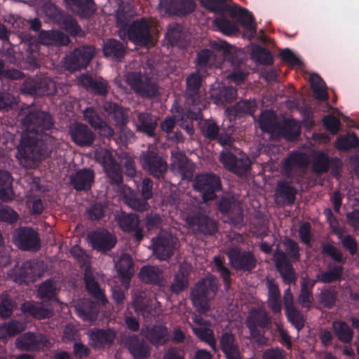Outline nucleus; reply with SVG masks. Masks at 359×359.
<instances>
[{"label":"nucleus","mask_w":359,"mask_h":359,"mask_svg":"<svg viewBox=\"0 0 359 359\" xmlns=\"http://www.w3.org/2000/svg\"><path fill=\"white\" fill-rule=\"evenodd\" d=\"M25 114L22 124L26 133L18 147L17 157L26 168H35L52 152L54 122L48 112L28 107L21 111Z\"/></svg>","instance_id":"obj_1"},{"label":"nucleus","mask_w":359,"mask_h":359,"mask_svg":"<svg viewBox=\"0 0 359 359\" xmlns=\"http://www.w3.org/2000/svg\"><path fill=\"white\" fill-rule=\"evenodd\" d=\"M308 165L307 156L299 151H292L283 159L282 174L285 179L278 181L275 194L284 204L292 205L294 203L297 189L292 184H302Z\"/></svg>","instance_id":"obj_2"},{"label":"nucleus","mask_w":359,"mask_h":359,"mask_svg":"<svg viewBox=\"0 0 359 359\" xmlns=\"http://www.w3.org/2000/svg\"><path fill=\"white\" fill-rule=\"evenodd\" d=\"M203 76L199 71L191 73L186 78L185 99L187 108L183 109L174 104L171 111L180 121L187 119L202 120V111L206 107L207 102L201 92Z\"/></svg>","instance_id":"obj_3"},{"label":"nucleus","mask_w":359,"mask_h":359,"mask_svg":"<svg viewBox=\"0 0 359 359\" xmlns=\"http://www.w3.org/2000/svg\"><path fill=\"white\" fill-rule=\"evenodd\" d=\"M259 126L263 132L270 134L273 139L283 137L287 141H294L301 133L300 126L296 120L287 118L282 123H279L264 113L260 116Z\"/></svg>","instance_id":"obj_4"},{"label":"nucleus","mask_w":359,"mask_h":359,"mask_svg":"<svg viewBox=\"0 0 359 359\" xmlns=\"http://www.w3.org/2000/svg\"><path fill=\"white\" fill-rule=\"evenodd\" d=\"M202 5L208 11L217 14L229 11L233 18H237L240 24L250 32L252 37L257 33V23L253 14L241 6L231 8L226 5V0H201Z\"/></svg>","instance_id":"obj_5"},{"label":"nucleus","mask_w":359,"mask_h":359,"mask_svg":"<svg viewBox=\"0 0 359 359\" xmlns=\"http://www.w3.org/2000/svg\"><path fill=\"white\" fill-rule=\"evenodd\" d=\"M217 290V279L212 275L200 279L194 285L190 299L197 311L204 314L210 311V301L215 297Z\"/></svg>","instance_id":"obj_6"},{"label":"nucleus","mask_w":359,"mask_h":359,"mask_svg":"<svg viewBox=\"0 0 359 359\" xmlns=\"http://www.w3.org/2000/svg\"><path fill=\"white\" fill-rule=\"evenodd\" d=\"M126 80L135 93L141 97L152 99L160 94L157 81L145 73L129 72Z\"/></svg>","instance_id":"obj_7"},{"label":"nucleus","mask_w":359,"mask_h":359,"mask_svg":"<svg viewBox=\"0 0 359 359\" xmlns=\"http://www.w3.org/2000/svg\"><path fill=\"white\" fill-rule=\"evenodd\" d=\"M193 187L201 194L202 200L207 203L216 199L217 193L222 189V184L219 175L212 172H205L195 177Z\"/></svg>","instance_id":"obj_8"},{"label":"nucleus","mask_w":359,"mask_h":359,"mask_svg":"<svg viewBox=\"0 0 359 359\" xmlns=\"http://www.w3.org/2000/svg\"><path fill=\"white\" fill-rule=\"evenodd\" d=\"M143 170L157 180H162L168 172L166 161L156 150L143 151L140 156Z\"/></svg>","instance_id":"obj_9"},{"label":"nucleus","mask_w":359,"mask_h":359,"mask_svg":"<svg viewBox=\"0 0 359 359\" xmlns=\"http://www.w3.org/2000/svg\"><path fill=\"white\" fill-rule=\"evenodd\" d=\"M95 54L93 46H81L66 55L64 65L69 72L79 71L87 67Z\"/></svg>","instance_id":"obj_10"},{"label":"nucleus","mask_w":359,"mask_h":359,"mask_svg":"<svg viewBox=\"0 0 359 359\" xmlns=\"http://www.w3.org/2000/svg\"><path fill=\"white\" fill-rule=\"evenodd\" d=\"M218 211L227 217V219L234 227L241 226L243 222L244 215L243 208L235 198L231 195H224L216 203Z\"/></svg>","instance_id":"obj_11"},{"label":"nucleus","mask_w":359,"mask_h":359,"mask_svg":"<svg viewBox=\"0 0 359 359\" xmlns=\"http://www.w3.org/2000/svg\"><path fill=\"white\" fill-rule=\"evenodd\" d=\"M95 158L103 167L111 184L119 185L122 184L123 175L121 166L109 150L102 148L96 150Z\"/></svg>","instance_id":"obj_12"},{"label":"nucleus","mask_w":359,"mask_h":359,"mask_svg":"<svg viewBox=\"0 0 359 359\" xmlns=\"http://www.w3.org/2000/svg\"><path fill=\"white\" fill-rule=\"evenodd\" d=\"M20 91L35 96H50L55 94L57 88L55 81L49 78H28L20 86Z\"/></svg>","instance_id":"obj_13"},{"label":"nucleus","mask_w":359,"mask_h":359,"mask_svg":"<svg viewBox=\"0 0 359 359\" xmlns=\"http://www.w3.org/2000/svg\"><path fill=\"white\" fill-rule=\"evenodd\" d=\"M271 324V318L264 308L252 307L246 317L245 325L250 336L258 338L261 336V330L268 328Z\"/></svg>","instance_id":"obj_14"},{"label":"nucleus","mask_w":359,"mask_h":359,"mask_svg":"<svg viewBox=\"0 0 359 359\" xmlns=\"http://www.w3.org/2000/svg\"><path fill=\"white\" fill-rule=\"evenodd\" d=\"M239 156L231 151H222L219 156V161L223 166L237 176H245L250 170L251 161L248 156L239 152Z\"/></svg>","instance_id":"obj_15"},{"label":"nucleus","mask_w":359,"mask_h":359,"mask_svg":"<svg viewBox=\"0 0 359 359\" xmlns=\"http://www.w3.org/2000/svg\"><path fill=\"white\" fill-rule=\"evenodd\" d=\"M186 222L194 232L205 236H212L218 231L217 221L200 210L187 216Z\"/></svg>","instance_id":"obj_16"},{"label":"nucleus","mask_w":359,"mask_h":359,"mask_svg":"<svg viewBox=\"0 0 359 359\" xmlns=\"http://www.w3.org/2000/svg\"><path fill=\"white\" fill-rule=\"evenodd\" d=\"M128 39L138 46H145L152 41L151 26L144 18L134 20L127 29Z\"/></svg>","instance_id":"obj_17"},{"label":"nucleus","mask_w":359,"mask_h":359,"mask_svg":"<svg viewBox=\"0 0 359 359\" xmlns=\"http://www.w3.org/2000/svg\"><path fill=\"white\" fill-rule=\"evenodd\" d=\"M13 242L24 251H38L41 248L39 233L32 227H20L14 231Z\"/></svg>","instance_id":"obj_18"},{"label":"nucleus","mask_w":359,"mask_h":359,"mask_svg":"<svg viewBox=\"0 0 359 359\" xmlns=\"http://www.w3.org/2000/svg\"><path fill=\"white\" fill-rule=\"evenodd\" d=\"M231 266L236 271L252 272L256 267L257 259L250 251H243L238 247H232L226 252Z\"/></svg>","instance_id":"obj_19"},{"label":"nucleus","mask_w":359,"mask_h":359,"mask_svg":"<svg viewBox=\"0 0 359 359\" xmlns=\"http://www.w3.org/2000/svg\"><path fill=\"white\" fill-rule=\"evenodd\" d=\"M152 243L156 257L160 260H168L177 250L178 240L170 233H161L152 239Z\"/></svg>","instance_id":"obj_20"},{"label":"nucleus","mask_w":359,"mask_h":359,"mask_svg":"<svg viewBox=\"0 0 359 359\" xmlns=\"http://www.w3.org/2000/svg\"><path fill=\"white\" fill-rule=\"evenodd\" d=\"M273 261L283 283L289 286L294 284L297 280V276L292 263L286 254L283 250L276 249L273 252Z\"/></svg>","instance_id":"obj_21"},{"label":"nucleus","mask_w":359,"mask_h":359,"mask_svg":"<svg viewBox=\"0 0 359 359\" xmlns=\"http://www.w3.org/2000/svg\"><path fill=\"white\" fill-rule=\"evenodd\" d=\"M121 229L126 233H132L135 240L140 243L144 238L143 228L140 226V219L135 213L121 211L116 216Z\"/></svg>","instance_id":"obj_22"},{"label":"nucleus","mask_w":359,"mask_h":359,"mask_svg":"<svg viewBox=\"0 0 359 359\" xmlns=\"http://www.w3.org/2000/svg\"><path fill=\"white\" fill-rule=\"evenodd\" d=\"M88 238L93 249L102 252L111 250L117 243L116 236L104 229L90 232Z\"/></svg>","instance_id":"obj_23"},{"label":"nucleus","mask_w":359,"mask_h":359,"mask_svg":"<svg viewBox=\"0 0 359 359\" xmlns=\"http://www.w3.org/2000/svg\"><path fill=\"white\" fill-rule=\"evenodd\" d=\"M69 135L72 142L81 147H91L96 137L87 125L79 122L69 126Z\"/></svg>","instance_id":"obj_24"},{"label":"nucleus","mask_w":359,"mask_h":359,"mask_svg":"<svg viewBox=\"0 0 359 359\" xmlns=\"http://www.w3.org/2000/svg\"><path fill=\"white\" fill-rule=\"evenodd\" d=\"M123 343L134 359H147L151 354L149 345L135 334H130L124 337Z\"/></svg>","instance_id":"obj_25"},{"label":"nucleus","mask_w":359,"mask_h":359,"mask_svg":"<svg viewBox=\"0 0 359 359\" xmlns=\"http://www.w3.org/2000/svg\"><path fill=\"white\" fill-rule=\"evenodd\" d=\"M172 169L180 175L182 180H191L195 171V165L182 152H172Z\"/></svg>","instance_id":"obj_26"},{"label":"nucleus","mask_w":359,"mask_h":359,"mask_svg":"<svg viewBox=\"0 0 359 359\" xmlns=\"http://www.w3.org/2000/svg\"><path fill=\"white\" fill-rule=\"evenodd\" d=\"M95 180V172L90 168H82L69 176L70 184L77 191H88Z\"/></svg>","instance_id":"obj_27"},{"label":"nucleus","mask_w":359,"mask_h":359,"mask_svg":"<svg viewBox=\"0 0 359 359\" xmlns=\"http://www.w3.org/2000/svg\"><path fill=\"white\" fill-rule=\"evenodd\" d=\"M79 82L88 91L95 95L104 97L108 93V82L102 77H93L88 74H82L79 77Z\"/></svg>","instance_id":"obj_28"},{"label":"nucleus","mask_w":359,"mask_h":359,"mask_svg":"<svg viewBox=\"0 0 359 359\" xmlns=\"http://www.w3.org/2000/svg\"><path fill=\"white\" fill-rule=\"evenodd\" d=\"M44 337L39 333L27 332L20 335L15 344L18 349L25 351H37L44 345Z\"/></svg>","instance_id":"obj_29"},{"label":"nucleus","mask_w":359,"mask_h":359,"mask_svg":"<svg viewBox=\"0 0 359 359\" xmlns=\"http://www.w3.org/2000/svg\"><path fill=\"white\" fill-rule=\"evenodd\" d=\"M219 344L226 359H242L239 346L236 341V337L231 332L222 334Z\"/></svg>","instance_id":"obj_30"},{"label":"nucleus","mask_w":359,"mask_h":359,"mask_svg":"<svg viewBox=\"0 0 359 359\" xmlns=\"http://www.w3.org/2000/svg\"><path fill=\"white\" fill-rule=\"evenodd\" d=\"M103 109L114 121L115 125L123 130L128 122L127 111L118 104L109 101L104 102Z\"/></svg>","instance_id":"obj_31"},{"label":"nucleus","mask_w":359,"mask_h":359,"mask_svg":"<svg viewBox=\"0 0 359 359\" xmlns=\"http://www.w3.org/2000/svg\"><path fill=\"white\" fill-rule=\"evenodd\" d=\"M39 43L45 46H66L69 42V37L57 30H40L37 39Z\"/></svg>","instance_id":"obj_32"},{"label":"nucleus","mask_w":359,"mask_h":359,"mask_svg":"<svg viewBox=\"0 0 359 359\" xmlns=\"http://www.w3.org/2000/svg\"><path fill=\"white\" fill-rule=\"evenodd\" d=\"M64 1L81 18H91L97 10L94 0H64Z\"/></svg>","instance_id":"obj_33"},{"label":"nucleus","mask_w":359,"mask_h":359,"mask_svg":"<svg viewBox=\"0 0 359 359\" xmlns=\"http://www.w3.org/2000/svg\"><path fill=\"white\" fill-rule=\"evenodd\" d=\"M102 51L105 57H110L114 61H121L126 53V46L121 41L115 39H109L104 41Z\"/></svg>","instance_id":"obj_34"},{"label":"nucleus","mask_w":359,"mask_h":359,"mask_svg":"<svg viewBox=\"0 0 359 359\" xmlns=\"http://www.w3.org/2000/svg\"><path fill=\"white\" fill-rule=\"evenodd\" d=\"M141 334L154 346L163 345L167 342L168 329L163 325H154L152 327L142 328Z\"/></svg>","instance_id":"obj_35"},{"label":"nucleus","mask_w":359,"mask_h":359,"mask_svg":"<svg viewBox=\"0 0 359 359\" xmlns=\"http://www.w3.org/2000/svg\"><path fill=\"white\" fill-rule=\"evenodd\" d=\"M84 282L86 289L95 300L101 304L102 306L106 305L108 302L104 291L100 288V285L90 271H86L84 274Z\"/></svg>","instance_id":"obj_36"},{"label":"nucleus","mask_w":359,"mask_h":359,"mask_svg":"<svg viewBox=\"0 0 359 359\" xmlns=\"http://www.w3.org/2000/svg\"><path fill=\"white\" fill-rule=\"evenodd\" d=\"M316 281L309 278H303L300 284V292L297 297L299 304L303 309L310 310L313 306V287Z\"/></svg>","instance_id":"obj_37"},{"label":"nucleus","mask_w":359,"mask_h":359,"mask_svg":"<svg viewBox=\"0 0 359 359\" xmlns=\"http://www.w3.org/2000/svg\"><path fill=\"white\" fill-rule=\"evenodd\" d=\"M157 127V118L149 112H142L137 115L136 130L149 137H154Z\"/></svg>","instance_id":"obj_38"},{"label":"nucleus","mask_w":359,"mask_h":359,"mask_svg":"<svg viewBox=\"0 0 359 359\" xmlns=\"http://www.w3.org/2000/svg\"><path fill=\"white\" fill-rule=\"evenodd\" d=\"M116 334L112 329L95 328L90 331L89 334L92 344L95 347H104L111 346L116 338Z\"/></svg>","instance_id":"obj_39"},{"label":"nucleus","mask_w":359,"mask_h":359,"mask_svg":"<svg viewBox=\"0 0 359 359\" xmlns=\"http://www.w3.org/2000/svg\"><path fill=\"white\" fill-rule=\"evenodd\" d=\"M21 310L25 314L39 320L49 318L53 313L52 310L44 307L41 302H25L21 305Z\"/></svg>","instance_id":"obj_40"},{"label":"nucleus","mask_w":359,"mask_h":359,"mask_svg":"<svg viewBox=\"0 0 359 359\" xmlns=\"http://www.w3.org/2000/svg\"><path fill=\"white\" fill-rule=\"evenodd\" d=\"M132 307L135 313L141 314L144 318L148 317L151 313V306L146 292L140 290L132 294Z\"/></svg>","instance_id":"obj_41"},{"label":"nucleus","mask_w":359,"mask_h":359,"mask_svg":"<svg viewBox=\"0 0 359 359\" xmlns=\"http://www.w3.org/2000/svg\"><path fill=\"white\" fill-rule=\"evenodd\" d=\"M138 276L142 282L151 285H161L163 281L162 270L155 266H143Z\"/></svg>","instance_id":"obj_42"},{"label":"nucleus","mask_w":359,"mask_h":359,"mask_svg":"<svg viewBox=\"0 0 359 359\" xmlns=\"http://www.w3.org/2000/svg\"><path fill=\"white\" fill-rule=\"evenodd\" d=\"M211 97L217 105L232 102L237 96V90L233 86H222L212 90Z\"/></svg>","instance_id":"obj_43"},{"label":"nucleus","mask_w":359,"mask_h":359,"mask_svg":"<svg viewBox=\"0 0 359 359\" xmlns=\"http://www.w3.org/2000/svg\"><path fill=\"white\" fill-rule=\"evenodd\" d=\"M116 268L121 282L130 283L133 275V262L130 255L121 256L116 264Z\"/></svg>","instance_id":"obj_44"},{"label":"nucleus","mask_w":359,"mask_h":359,"mask_svg":"<svg viewBox=\"0 0 359 359\" xmlns=\"http://www.w3.org/2000/svg\"><path fill=\"white\" fill-rule=\"evenodd\" d=\"M256 109L257 102L255 100H243L226 111L230 116L241 117L245 115H253Z\"/></svg>","instance_id":"obj_45"},{"label":"nucleus","mask_w":359,"mask_h":359,"mask_svg":"<svg viewBox=\"0 0 359 359\" xmlns=\"http://www.w3.org/2000/svg\"><path fill=\"white\" fill-rule=\"evenodd\" d=\"M12 182L13 177L11 173L0 170V200L2 201L10 202L13 199Z\"/></svg>","instance_id":"obj_46"},{"label":"nucleus","mask_w":359,"mask_h":359,"mask_svg":"<svg viewBox=\"0 0 359 359\" xmlns=\"http://www.w3.org/2000/svg\"><path fill=\"white\" fill-rule=\"evenodd\" d=\"M196 8L195 0H170L169 9L177 16H186Z\"/></svg>","instance_id":"obj_47"},{"label":"nucleus","mask_w":359,"mask_h":359,"mask_svg":"<svg viewBox=\"0 0 359 359\" xmlns=\"http://www.w3.org/2000/svg\"><path fill=\"white\" fill-rule=\"evenodd\" d=\"M359 147V138L355 133L339 135L335 142V148L340 151H348Z\"/></svg>","instance_id":"obj_48"},{"label":"nucleus","mask_w":359,"mask_h":359,"mask_svg":"<svg viewBox=\"0 0 359 359\" xmlns=\"http://www.w3.org/2000/svg\"><path fill=\"white\" fill-rule=\"evenodd\" d=\"M57 294L55 281L53 278H48L41 283L37 291V297L43 302L55 300Z\"/></svg>","instance_id":"obj_49"},{"label":"nucleus","mask_w":359,"mask_h":359,"mask_svg":"<svg viewBox=\"0 0 359 359\" xmlns=\"http://www.w3.org/2000/svg\"><path fill=\"white\" fill-rule=\"evenodd\" d=\"M334 335L341 342L350 344L353 340V329L344 321L335 320L332 323Z\"/></svg>","instance_id":"obj_50"},{"label":"nucleus","mask_w":359,"mask_h":359,"mask_svg":"<svg viewBox=\"0 0 359 359\" xmlns=\"http://www.w3.org/2000/svg\"><path fill=\"white\" fill-rule=\"evenodd\" d=\"M309 81L314 97L317 100L326 101L329 99L326 83L318 74H311L309 77Z\"/></svg>","instance_id":"obj_51"},{"label":"nucleus","mask_w":359,"mask_h":359,"mask_svg":"<svg viewBox=\"0 0 359 359\" xmlns=\"http://www.w3.org/2000/svg\"><path fill=\"white\" fill-rule=\"evenodd\" d=\"M100 305L101 304L96 300L83 302L78 309L79 314L84 320L93 321L99 314Z\"/></svg>","instance_id":"obj_52"},{"label":"nucleus","mask_w":359,"mask_h":359,"mask_svg":"<svg viewBox=\"0 0 359 359\" xmlns=\"http://www.w3.org/2000/svg\"><path fill=\"white\" fill-rule=\"evenodd\" d=\"M189 271L184 267L180 266L174 277L170 290L175 294H180L189 285Z\"/></svg>","instance_id":"obj_53"},{"label":"nucleus","mask_w":359,"mask_h":359,"mask_svg":"<svg viewBox=\"0 0 359 359\" xmlns=\"http://www.w3.org/2000/svg\"><path fill=\"white\" fill-rule=\"evenodd\" d=\"M36 275L34 262L31 260L24 262L15 273V280L20 283L33 281Z\"/></svg>","instance_id":"obj_54"},{"label":"nucleus","mask_w":359,"mask_h":359,"mask_svg":"<svg viewBox=\"0 0 359 359\" xmlns=\"http://www.w3.org/2000/svg\"><path fill=\"white\" fill-rule=\"evenodd\" d=\"M199 128L203 136L210 140L215 141L220 131L219 126L213 119H204L199 123Z\"/></svg>","instance_id":"obj_55"},{"label":"nucleus","mask_w":359,"mask_h":359,"mask_svg":"<svg viewBox=\"0 0 359 359\" xmlns=\"http://www.w3.org/2000/svg\"><path fill=\"white\" fill-rule=\"evenodd\" d=\"M285 314L287 321L299 332L302 330L306 322L303 313L295 306H291L285 309Z\"/></svg>","instance_id":"obj_56"},{"label":"nucleus","mask_w":359,"mask_h":359,"mask_svg":"<svg viewBox=\"0 0 359 359\" xmlns=\"http://www.w3.org/2000/svg\"><path fill=\"white\" fill-rule=\"evenodd\" d=\"M251 57L260 65H271L273 63V58L270 50L259 45L252 48Z\"/></svg>","instance_id":"obj_57"},{"label":"nucleus","mask_w":359,"mask_h":359,"mask_svg":"<svg viewBox=\"0 0 359 359\" xmlns=\"http://www.w3.org/2000/svg\"><path fill=\"white\" fill-rule=\"evenodd\" d=\"M330 157L324 151H318L314 157L312 169L314 173L322 175L329 171Z\"/></svg>","instance_id":"obj_58"},{"label":"nucleus","mask_w":359,"mask_h":359,"mask_svg":"<svg viewBox=\"0 0 359 359\" xmlns=\"http://www.w3.org/2000/svg\"><path fill=\"white\" fill-rule=\"evenodd\" d=\"M192 331L198 338L216 351L217 341L212 329L206 327H192Z\"/></svg>","instance_id":"obj_59"},{"label":"nucleus","mask_w":359,"mask_h":359,"mask_svg":"<svg viewBox=\"0 0 359 359\" xmlns=\"http://www.w3.org/2000/svg\"><path fill=\"white\" fill-rule=\"evenodd\" d=\"M16 306L15 302L6 292L0 294V316L6 319L11 316Z\"/></svg>","instance_id":"obj_60"},{"label":"nucleus","mask_w":359,"mask_h":359,"mask_svg":"<svg viewBox=\"0 0 359 359\" xmlns=\"http://www.w3.org/2000/svg\"><path fill=\"white\" fill-rule=\"evenodd\" d=\"M224 259L219 255L213 257L214 269L222 278L225 287L229 288L231 284V273L230 270L224 266Z\"/></svg>","instance_id":"obj_61"},{"label":"nucleus","mask_w":359,"mask_h":359,"mask_svg":"<svg viewBox=\"0 0 359 359\" xmlns=\"http://www.w3.org/2000/svg\"><path fill=\"white\" fill-rule=\"evenodd\" d=\"M213 25L223 34L231 36L238 32V27L232 21L222 15L213 20Z\"/></svg>","instance_id":"obj_62"},{"label":"nucleus","mask_w":359,"mask_h":359,"mask_svg":"<svg viewBox=\"0 0 359 359\" xmlns=\"http://www.w3.org/2000/svg\"><path fill=\"white\" fill-rule=\"evenodd\" d=\"M338 293L334 287L323 290L319 294V302L325 308L332 309L335 306Z\"/></svg>","instance_id":"obj_63"},{"label":"nucleus","mask_w":359,"mask_h":359,"mask_svg":"<svg viewBox=\"0 0 359 359\" xmlns=\"http://www.w3.org/2000/svg\"><path fill=\"white\" fill-rule=\"evenodd\" d=\"M283 245L285 248L286 256L291 262H297L300 260V248L298 243L292 238H285L283 241Z\"/></svg>","instance_id":"obj_64"}]
</instances>
